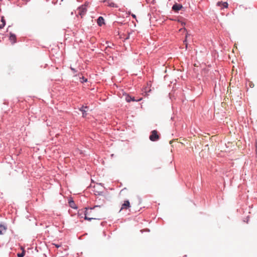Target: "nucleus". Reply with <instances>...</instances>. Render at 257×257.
<instances>
[{
	"label": "nucleus",
	"mask_w": 257,
	"mask_h": 257,
	"mask_svg": "<svg viewBox=\"0 0 257 257\" xmlns=\"http://www.w3.org/2000/svg\"><path fill=\"white\" fill-rule=\"evenodd\" d=\"M103 205H95L92 208H85L84 219L88 221L92 219H100V215L103 213Z\"/></svg>",
	"instance_id": "1"
},
{
	"label": "nucleus",
	"mask_w": 257,
	"mask_h": 257,
	"mask_svg": "<svg viewBox=\"0 0 257 257\" xmlns=\"http://www.w3.org/2000/svg\"><path fill=\"white\" fill-rule=\"evenodd\" d=\"M149 139L151 141L155 142L157 141L160 139V135L158 134V132L156 130H154L151 132V135L149 137Z\"/></svg>",
	"instance_id": "2"
},
{
	"label": "nucleus",
	"mask_w": 257,
	"mask_h": 257,
	"mask_svg": "<svg viewBox=\"0 0 257 257\" xmlns=\"http://www.w3.org/2000/svg\"><path fill=\"white\" fill-rule=\"evenodd\" d=\"M87 8L86 6L85 5H83L79 7L77 9V13L81 18H82L86 13Z\"/></svg>",
	"instance_id": "3"
},
{
	"label": "nucleus",
	"mask_w": 257,
	"mask_h": 257,
	"mask_svg": "<svg viewBox=\"0 0 257 257\" xmlns=\"http://www.w3.org/2000/svg\"><path fill=\"white\" fill-rule=\"evenodd\" d=\"M103 3H105V5L110 8H117V5L112 2L111 0H103Z\"/></svg>",
	"instance_id": "4"
},
{
	"label": "nucleus",
	"mask_w": 257,
	"mask_h": 257,
	"mask_svg": "<svg viewBox=\"0 0 257 257\" xmlns=\"http://www.w3.org/2000/svg\"><path fill=\"white\" fill-rule=\"evenodd\" d=\"M216 6L220 7V10H223L224 8H227L228 4L227 2H218Z\"/></svg>",
	"instance_id": "5"
},
{
	"label": "nucleus",
	"mask_w": 257,
	"mask_h": 257,
	"mask_svg": "<svg viewBox=\"0 0 257 257\" xmlns=\"http://www.w3.org/2000/svg\"><path fill=\"white\" fill-rule=\"evenodd\" d=\"M183 8V6L182 5L175 3L172 7V9L173 11L178 12L179 11H180L182 8Z\"/></svg>",
	"instance_id": "6"
},
{
	"label": "nucleus",
	"mask_w": 257,
	"mask_h": 257,
	"mask_svg": "<svg viewBox=\"0 0 257 257\" xmlns=\"http://www.w3.org/2000/svg\"><path fill=\"white\" fill-rule=\"evenodd\" d=\"M130 207V202L128 200L124 201V203L121 205V210L127 209Z\"/></svg>",
	"instance_id": "7"
},
{
	"label": "nucleus",
	"mask_w": 257,
	"mask_h": 257,
	"mask_svg": "<svg viewBox=\"0 0 257 257\" xmlns=\"http://www.w3.org/2000/svg\"><path fill=\"white\" fill-rule=\"evenodd\" d=\"M9 40L12 44L16 43L17 40L16 36L14 34L11 33L9 37Z\"/></svg>",
	"instance_id": "8"
},
{
	"label": "nucleus",
	"mask_w": 257,
	"mask_h": 257,
	"mask_svg": "<svg viewBox=\"0 0 257 257\" xmlns=\"http://www.w3.org/2000/svg\"><path fill=\"white\" fill-rule=\"evenodd\" d=\"M97 23L99 26H102V25L104 24V20L101 16L98 17L97 20Z\"/></svg>",
	"instance_id": "9"
},
{
	"label": "nucleus",
	"mask_w": 257,
	"mask_h": 257,
	"mask_svg": "<svg viewBox=\"0 0 257 257\" xmlns=\"http://www.w3.org/2000/svg\"><path fill=\"white\" fill-rule=\"evenodd\" d=\"M6 231V227L2 224H0V234H4Z\"/></svg>",
	"instance_id": "10"
},
{
	"label": "nucleus",
	"mask_w": 257,
	"mask_h": 257,
	"mask_svg": "<svg viewBox=\"0 0 257 257\" xmlns=\"http://www.w3.org/2000/svg\"><path fill=\"white\" fill-rule=\"evenodd\" d=\"M86 108L87 106L84 107V106H82V107L80 109V111L82 112V115L83 117H85L86 115V111L84 110V108Z\"/></svg>",
	"instance_id": "11"
},
{
	"label": "nucleus",
	"mask_w": 257,
	"mask_h": 257,
	"mask_svg": "<svg viewBox=\"0 0 257 257\" xmlns=\"http://www.w3.org/2000/svg\"><path fill=\"white\" fill-rule=\"evenodd\" d=\"M125 99L127 102H130L131 101H135L134 98H132L131 96L127 95L125 97Z\"/></svg>",
	"instance_id": "12"
},
{
	"label": "nucleus",
	"mask_w": 257,
	"mask_h": 257,
	"mask_svg": "<svg viewBox=\"0 0 257 257\" xmlns=\"http://www.w3.org/2000/svg\"><path fill=\"white\" fill-rule=\"evenodd\" d=\"M80 79L81 83L87 81V79L86 78H85L84 77H80Z\"/></svg>",
	"instance_id": "13"
},
{
	"label": "nucleus",
	"mask_w": 257,
	"mask_h": 257,
	"mask_svg": "<svg viewBox=\"0 0 257 257\" xmlns=\"http://www.w3.org/2000/svg\"><path fill=\"white\" fill-rule=\"evenodd\" d=\"M6 25V22H3V23L0 24V29H3Z\"/></svg>",
	"instance_id": "14"
},
{
	"label": "nucleus",
	"mask_w": 257,
	"mask_h": 257,
	"mask_svg": "<svg viewBox=\"0 0 257 257\" xmlns=\"http://www.w3.org/2000/svg\"><path fill=\"white\" fill-rule=\"evenodd\" d=\"M25 255V251H23L21 253L18 254V257H23Z\"/></svg>",
	"instance_id": "15"
},
{
	"label": "nucleus",
	"mask_w": 257,
	"mask_h": 257,
	"mask_svg": "<svg viewBox=\"0 0 257 257\" xmlns=\"http://www.w3.org/2000/svg\"><path fill=\"white\" fill-rule=\"evenodd\" d=\"M188 36H189V34H186V39L184 41V43H185L186 42V38L188 37Z\"/></svg>",
	"instance_id": "16"
},
{
	"label": "nucleus",
	"mask_w": 257,
	"mask_h": 257,
	"mask_svg": "<svg viewBox=\"0 0 257 257\" xmlns=\"http://www.w3.org/2000/svg\"><path fill=\"white\" fill-rule=\"evenodd\" d=\"M249 86H250V87H253L254 84L253 83H252L251 82H249Z\"/></svg>",
	"instance_id": "17"
},
{
	"label": "nucleus",
	"mask_w": 257,
	"mask_h": 257,
	"mask_svg": "<svg viewBox=\"0 0 257 257\" xmlns=\"http://www.w3.org/2000/svg\"><path fill=\"white\" fill-rule=\"evenodd\" d=\"M70 68H71V70H72L74 72H76V71L75 70V69L74 68H72L71 67H70Z\"/></svg>",
	"instance_id": "18"
},
{
	"label": "nucleus",
	"mask_w": 257,
	"mask_h": 257,
	"mask_svg": "<svg viewBox=\"0 0 257 257\" xmlns=\"http://www.w3.org/2000/svg\"><path fill=\"white\" fill-rule=\"evenodd\" d=\"M1 22H2V23H3V22H6L3 17H2V18L1 19Z\"/></svg>",
	"instance_id": "19"
},
{
	"label": "nucleus",
	"mask_w": 257,
	"mask_h": 257,
	"mask_svg": "<svg viewBox=\"0 0 257 257\" xmlns=\"http://www.w3.org/2000/svg\"><path fill=\"white\" fill-rule=\"evenodd\" d=\"M132 16L134 18L136 19V15H135V14H132Z\"/></svg>",
	"instance_id": "20"
},
{
	"label": "nucleus",
	"mask_w": 257,
	"mask_h": 257,
	"mask_svg": "<svg viewBox=\"0 0 257 257\" xmlns=\"http://www.w3.org/2000/svg\"><path fill=\"white\" fill-rule=\"evenodd\" d=\"M55 246H56V247H59L60 246V245H55Z\"/></svg>",
	"instance_id": "21"
},
{
	"label": "nucleus",
	"mask_w": 257,
	"mask_h": 257,
	"mask_svg": "<svg viewBox=\"0 0 257 257\" xmlns=\"http://www.w3.org/2000/svg\"><path fill=\"white\" fill-rule=\"evenodd\" d=\"M194 66H197L196 64H194Z\"/></svg>",
	"instance_id": "22"
},
{
	"label": "nucleus",
	"mask_w": 257,
	"mask_h": 257,
	"mask_svg": "<svg viewBox=\"0 0 257 257\" xmlns=\"http://www.w3.org/2000/svg\"><path fill=\"white\" fill-rule=\"evenodd\" d=\"M186 48H187V45L186 44Z\"/></svg>",
	"instance_id": "23"
}]
</instances>
